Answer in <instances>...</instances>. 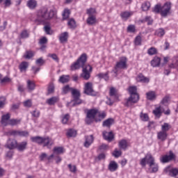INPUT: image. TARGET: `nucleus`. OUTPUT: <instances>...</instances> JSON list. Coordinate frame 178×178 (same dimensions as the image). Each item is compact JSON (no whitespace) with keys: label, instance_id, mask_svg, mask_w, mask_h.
Here are the masks:
<instances>
[{"label":"nucleus","instance_id":"f257e3e1","mask_svg":"<svg viewBox=\"0 0 178 178\" xmlns=\"http://www.w3.org/2000/svg\"><path fill=\"white\" fill-rule=\"evenodd\" d=\"M86 62H87V54L83 53L77 59L76 62L71 65V70H76V69L82 67L83 70L81 77H82L83 80H90L91 72H92V67L90 65H86Z\"/></svg>","mask_w":178,"mask_h":178},{"label":"nucleus","instance_id":"f03ea898","mask_svg":"<svg viewBox=\"0 0 178 178\" xmlns=\"http://www.w3.org/2000/svg\"><path fill=\"white\" fill-rule=\"evenodd\" d=\"M129 92L130 94V97L127 99L125 103V106H127L128 108L133 106L134 104H137L140 99V95L137 93V87H129Z\"/></svg>","mask_w":178,"mask_h":178},{"label":"nucleus","instance_id":"7ed1b4c3","mask_svg":"<svg viewBox=\"0 0 178 178\" xmlns=\"http://www.w3.org/2000/svg\"><path fill=\"white\" fill-rule=\"evenodd\" d=\"M31 140L32 143H35L39 145L43 144V147H48L49 145H52L54 143L49 137H41V136H32L31 137Z\"/></svg>","mask_w":178,"mask_h":178},{"label":"nucleus","instance_id":"20e7f679","mask_svg":"<svg viewBox=\"0 0 178 178\" xmlns=\"http://www.w3.org/2000/svg\"><path fill=\"white\" fill-rule=\"evenodd\" d=\"M46 20H49L48 10L45 8L40 10L37 13L36 18L35 19V23L41 24V23H45Z\"/></svg>","mask_w":178,"mask_h":178},{"label":"nucleus","instance_id":"39448f33","mask_svg":"<svg viewBox=\"0 0 178 178\" xmlns=\"http://www.w3.org/2000/svg\"><path fill=\"white\" fill-rule=\"evenodd\" d=\"M122 69H127V58L124 56L120 57L119 61L116 63L114 73L118 74V72Z\"/></svg>","mask_w":178,"mask_h":178},{"label":"nucleus","instance_id":"423d86ee","mask_svg":"<svg viewBox=\"0 0 178 178\" xmlns=\"http://www.w3.org/2000/svg\"><path fill=\"white\" fill-rule=\"evenodd\" d=\"M97 113H98V111L97 109L88 110L86 114V123H87V124H91V123L94 122Z\"/></svg>","mask_w":178,"mask_h":178},{"label":"nucleus","instance_id":"0eeeda50","mask_svg":"<svg viewBox=\"0 0 178 178\" xmlns=\"http://www.w3.org/2000/svg\"><path fill=\"white\" fill-rule=\"evenodd\" d=\"M176 159V154L173 153V152L170 151L169 155L165 154L160 158V161L161 163H168V162H170V161H173Z\"/></svg>","mask_w":178,"mask_h":178},{"label":"nucleus","instance_id":"6e6552de","mask_svg":"<svg viewBox=\"0 0 178 178\" xmlns=\"http://www.w3.org/2000/svg\"><path fill=\"white\" fill-rule=\"evenodd\" d=\"M170 9H172L170 3H165L163 6H161V16H163V17H166V16H168L170 13Z\"/></svg>","mask_w":178,"mask_h":178},{"label":"nucleus","instance_id":"1a4fd4ad","mask_svg":"<svg viewBox=\"0 0 178 178\" xmlns=\"http://www.w3.org/2000/svg\"><path fill=\"white\" fill-rule=\"evenodd\" d=\"M84 94L92 96L95 95V92H94V90L92 89V83L90 82H88L85 84Z\"/></svg>","mask_w":178,"mask_h":178},{"label":"nucleus","instance_id":"9d476101","mask_svg":"<svg viewBox=\"0 0 178 178\" xmlns=\"http://www.w3.org/2000/svg\"><path fill=\"white\" fill-rule=\"evenodd\" d=\"M165 173L171 176L172 177H176L178 175V169L177 168H171L170 167H166L164 169Z\"/></svg>","mask_w":178,"mask_h":178},{"label":"nucleus","instance_id":"9b49d317","mask_svg":"<svg viewBox=\"0 0 178 178\" xmlns=\"http://www.w3.org/2000/svg\"><path fill=\"white\" fill-rule=\"evenodd\" d=\"M17 147V140L15 139H8L7 143L6 144V147L8 149H15Z\"/></svg>","mask_w":178,"mask_h":178},{"label":"nucleus","instance_id":"f8f14e48","mask_svg":"<svg viewBox=\"0 0 178 178\" xmlns=\"http://www.w3.org/2000/svg\"><path fill=\"white\" fill-rule=\"evenodd\" d=\"M94 143V136L90 135V136H85V142L83 143V146L86 148H89L91 144Z\"/></svg>","mask_w":178,"mask_h":178},{"label":"nucleus","instance_id":"ddd939ff","mask_svg":"<svg viewBox=\"0 0 178 178\" xmlns=\"http://www.w3.org/2000/svg\"><path fill=\"white\" fill-rule=\"evenodd\" d=\"M168 138V132H165L163 131H159V132H157V139L159 141H161L162 143H163V141H166Z\"/></svg>","mask_w":178,"mask_h":178},{"label":"nucleus","instance_id":"4468645a","mask_svg":"<svg viewBox=\"0 0 178 178\" xmlns=\"http://www.w3.org/2000/svg\"><path fill=\"white\" fill-rule=\"evenodd\" d=\"M27 141H23L19 143H17V149L19 151V152H23L25 149H27Z\"/></svg>","mask_w":178,"mask_h":178},{"label":"nucleus","instance_id":"2eb2a0df","mask_svg":"<svg viewBox=\"0 0 178 178\" xmlns=\"http://www.w3.org/2000/svg\"><path fill=\"white\" fill-rule=\"evenodd\" d=\"M118 168H119V165L115 161H111L108 166V169L110 172H116L118 170Z\"/></svg>","mask_w":178,"mask_h":178},{"label":"nucleus","instance_id":"dca6fc26","mask_svg":"<svg viewBox=\"0 0 178 178\" xmlns=\"http://www.w3.org/2000/svg\"><path fill=\"white\" fill-rule=\"evenodd\" d=\"M9 119H10V114L7 113L6 115H3L1 120V124L3 126H8V124H9Z\"/></svg>","mask_w":178,"mask_h":178},{"label":"nucleus","instance_id":"f3484780","mask_svg":"<svg viewBox=\"0 0 178 178\" xmlns=\"http://www.w3.org/2000/svg\"><path fill=\"white\" fill-rule=\"evenodd\" d=\"M134 13H133L132 11L129 12V11H124L122 13H120V17L122 18V20H128L129 17H131V16H133Z\"/></svg>","mask_w":178,"mask_h":178},{"label":"nucleus","instance_id":"a211bd4d","mask_svg":"<svg viewBox=\"0 0 178 178\" xmlns=\"http://www.w3.org/2000/svg\"><path fill=\"white\" fill-rule=\"evenodd\" d=\"M47 104H48V105L52 106V105H55V104H57V102H59V97H52L49 99H47L46 101Z\"/></svg>","mask_w":178,"mask_h":178},{"label":"nucleus","instance_id":"6ab92c4d","mask_svg":"<svg viewBox=\"0 0 178 178\" xmlns=\"http://www.w3.org/2000/svg\"><path fill=\"white\" fill-rule=\"evenodd\" d=\"M103 137L106 141H112L113 140V134L112 132H103Z\"/></svg>","mask_w":178,"mask_h":178},{"label":"nucleus","instance_id":"aec40b11","mask_svg":"<svg viewBox=\"0 0 178 178\" xmlns=\"http://www.w3.org/2000/svg\"><path fill=\"white\" fill-rule=\"evenodd\" d=\"M161 65V58L155 56L151 61L152 67H158Z\"/></svg>","mask_w":178,"mask_h":178},{"label":"nucleus","instance_id":"412c9836","mask_svg":"<svg viewBox=\"0 0 178 178\" xmlns=\"http://www.w3.org/2000/svg\"><path fill=\"white\" fill-rule=\"evenodd\" d=\"M136 81L140 83H149V79L144 76L143 74H139L137 76Z\"/></svg>","mask_w":178,"mask_h":178},{"label":"nucleus","instance_id":"4be33fe9","mask_svg":"<svg viewBox=\"0 0 178 178\" xmlns=\"http://www.w3.org/2000/svg\"><path fill=\"white\" fill-rule=\"evenodd\" d=\"M86 23L88 26H94V24H97V17L90 16L88 17L86 19Z\"/></svg>","mask_w":178,"mask_h":178},{"label":"nucleus","instance_id":"5701e85b","mask_svg":"<svg viewBox=\"0 0 178 178\" xmlns=\"http://www.w3.org/2000/svg\"><path fill=\"white\" fill-rule=\"evenodd\" d=\"M69 34L67 32H64L60 34L59 37V41L61 44H64V42H67V38H68Z\"/></svg>","mask_w":178,"mask_h":178},{"label":"nucleus","instance_id":"b1692460","mask_svg":"<svg viewBox=\"0 0 178 178\" xmlns=\"http://www.w3.org/2000/svg\"><path fill=\"white\" fill-rule=\"evenodd\" d=\"M28 68H29V63L26 61L21 63L19 66V69L20 72H22V73L26 72Z\"/></svg>","mask_w":178,"mask_h":178},{"label":"nucleus","instance_id":"393cba45","mask_svg":"<svg viewBox=\"0 0 178 178\" xmlns=\"http://www.w3.org/2000/svg\"><path fill=\"white\" fill-rule=\"evenodd\" d=\"M70 81V76L69 75H62L60 76L58 81L62 84H65V83H69Z\"/></svg>","mask_w":178,"mask_h":178},{"label":"nucleus","instance_id":"a878e982","mask_svg":"<svg viewBox=\"0 0 178 178\" xmlns=\"http://www.w3.org/2000/svg\"><path fill=\"white\" fill-rule=\"evenodd\" d=\"M146 160H147V163L149 165V166H152L154 163H155V159L152 157V155L150 154H147L146 155Z\"/></svg>","mask_w":178,"mask_h":178},{"label":"nucleus","instance_id":"bb28decb","mask_svg":"<svg viewBox=\"0 0 178 178\" xmlns=\"http://www.w3.org/2000/svg\"><path fill=\"white\" fill-rule=\"evenodd\" d=\"M27 6L29 9H35L37 8V1L35 0H29L27 1Z\"/></svg>","mask_w":178,"mask_h":178},{"label":"nucleus","instance_id":"cd10ccee","mask_svg":"<svg viewBox=\"0 0 178 178\" xmlns=\"http://www.w3.org/2000/svg\"><path fill=\"white\" fill-rule=\"evenodd\" d=\"M118 145L120 149H124V151H126V149H127V140L124 139L120 140Z\"/></svg>","mask_w":178,"mask_h":178},{"label":"nucleus","instance_id":"c85d7f7f","mask_svg":"<svg viewBox=\"0 0 178 178\" xmlns=\"http://www.w3.org/2000/svg\"><path fill=\"white\" fill-rule=\"evenodd\" d=\"M71 93L73 97V99H77V98H80V97L81 96V95L80 94V90L77 89H72Z\"/></svg>","mask_w":178,"mask_h":178},{"label":"nucleus","instance_id":"c756f323","mask_svg":"<svg viewBox=\"0 0 178 178\" xmlns=\"http://www.w3.org/2000/svg\"><path fill=\"white\" fill-rule=\"evenodd\" d=\"M27 88L29 91H34V90H35V83L32 81L28 80Z\"/></svg>","mask_w":178,"mask_h":178},{"label":"nucleus","instance_id":"7c9ffc66","mask_svg":"<svg viewBox=\"0 0 178 178\" xmlns=\"http://www.w3.org/2000/svg\"><path fill=\"white\" fill-rule=\"evenodd\" d=\"M146 95L147 99H149V101H154V99L156 98V94L155 93L154 91H150L149 92H147Z\"/></svg>","mask_w":178,"mask_h":178},{"label":"nucleus","instance_id":"2f4dec72","mask_svg":"<svg viewBox=\"0 0 178 178\" xmlns=\"http://www.w3.org/2000/svg\"><path fill=\"white\" fill-rule=\"evenodd\" d=\"M149 8H151V3H149V1H145L141 6V8L143 12H147V10H149Z\"/></svg>","mask_w":178,"mask_h":178},{"label":"nucleus","instance_id":"473e14b6","mask_svg":"<svg viewBox=\"0 0 178 178\" xmlns=\"http://www.w3.org/2000/svg\"><path fill=\"white\" fill-rule=\"evenodd\" d=\"M113 124V119L108 118L105 121H104L103 126L104 127H111V126H112Z\"/></svg>","mask_w":178,"mask_h":178},{"label":"nucleus","instance_id":"72a5a7b5","mask_svg":"<svg viewBox=\"0 0 178 178\" xmlns=\"http://www.w3.org/2000/svg\"><path fill=\"white\" fill-rule=\"evenodd\" d=\"M147 54L148 55H149L150 56H152L154 55H156L158 54V49H156V48L152 47H150L149 49H148L147 50Z\"/></svg>","mask_w":178,"mask_h":178},{"label":"nucleus","instance_id":"f704fd0d","mask_svg":"<svg viewBox=\"0 0 178 178\" xmlns=\"http://www.w3.org/2000/svg\"><path fill=\"white\" fill-rule=\"evenodd\" d=\"M154 35H157V37H163V35H165V29L160 28L156 30Z\"/></svg>","mask_w":178,"mask_h":178},{"label":"nucleus","instance_id":"c9c22d12","mask_svg":"<svg viewBox=\"0 0 178 178\" xmlns=\"http://www.w3.org/2000/svg\"><path fill=\"white\" fill-rule=\"evenodd\" d=\"M67 137H76V136H77V131L72 129H68L67 131Z\"/></svg>","mask_w":178,"mask_h":178},{"label":"nucleus","instance_id":"e433bc0d","mask_svg":"<svg viewBox=\"0 0 178 178\" xmlns=\"http://www.w3.org/2000/svg\"><path fill=\"white\" fill-rule=\"evenodd\" d=\"M86 13L88 17L95 16V14L97 13V10L95 8H90L86 10Z\"/></svg>","mask_w":178,"mask_h":178},{"label":"nucleus","instance_id":"4c0bfd02","mask_svg":"<svg viewBox=\"0 0 178 178\" xmlns=\"http://www.w3.org/2000/svg\"><path fill=\"white\" fill-rule=\"evenodd\" d=\"M149 167L150 173H156L158 172L159 166L156 163H154L152 166Z\"/></svg>","mask_w":178,"mask_h":178},{"label":"nucleus","instance_id":"58836bf2","mask_svg":"<svg viewBox=\"0 0 178 178\" xmlns=\"http://www.w3.org/2000/svg\"><path fill=\"white\" fill-rule=\"evenodd\" d=\"M153 113H154V115H155L156 116V118H161V116L162 115V111L161 109V106L156 108L153 111Z\"/></svg>","mask_w":178,"mask_h":178},{"label":"nucleus","instance_id":"ea45409f","mask_svg":"<svg viewBox=\"0 0 178 178\" xmlns=\"http://www.w3.org/2000/svg\"><path fill=\"white\" fill-rule=\"evenodd\" d=\"M72 90H73V88H70L69 85H66L64 87H63L62 93L63 94H67L69 92H72Z\"/></svg>","mask_w":178,"mask_h":178},{"label":"nucleus","instance_id":"a19ab883","mask_svg":"<svg viewBox=\"0 0 178 178\" xmlns=\"http://www.w3.org/2000/svg\"><path fill=\"white\" fill-rule=\"evenodd\" d=\"M169 130H170V125L169 124L165 122L163 125H161V131L168 133Z\"/></svg>","mask_w":178,"mask_h":178},{"label":"nucleus","instance_id":"79ce46f5","mask_svg":"<svg viewBox=\"0 0 178 178\" xmlns=\"http://www.w3.org/2000/svg\"><path fill=\"white\" fill-rule=\"evenodd\" d=\"M33 56H34V52L32 51H27L24 55V58H25V59H31Z\"/></svg>","mask_w":178,"mask_h":178},{"label":"nucleus","instance_id":"37998d69","mask_svg":"<svg viewBox=\"0 0 178 178\" xmlns=\"http://www.w3.org/2000/svg\"><path fill=\"white\" fill-rule=\"evenodd\" d=\"M70 119V115L69 114H65L62 117V124H67V122H69V120Z\"/></svg>","mask_w":178,"mask_h":178},{"label":"nucleus","instance_id":"c03bdc74","mask_svg":"<svg viewBox=\"0 0 178 178\" xmlns=\"http://www.w3.org/2000/svg\"><path fill=\"white\" fill-rule=\"evenodd\" d=\"M162 10V6H161V4H156L154 8H153V12L154 13H160L161 12Z\"/></svg>","mask_w":178,"mask_h":178},{"label":"nucleus","instance_id":"a18cd8bd","mask_svg":"<svg viewBox=\"0 0 178 178\" xmlns=\"http://www.w3.org/2000/svg\"><path fill=\"white\" fill-rule=\"evenodd\" d=\"M140 118L143 122H148L149 117H148V114L140 113Z\"/></svg>","mask_w":178,"mask_h":178},{"label":"nucleus","instance_id":"49530a36","mask_svg":"<svg viewBox=\"0 0 178 178\" xmlns=\"http://www.w3.org/2000/svg\"><path fill=\"white\" fill-rule=\"evenodd\" d=\"M70 15V10L69 9H65L63 13V20H66V19H69Z\"/></svg>","mask_w":178,"mask_h":178},{"label":"nucleus","instance_id":"de8ad7c7","mask_svg":"<svg viewBox=\"0 0 178 178\" xmlns=\"http://www.w3.org/2000/svg\"><path fill=\"white\" fill-rule=\"evenodd\" d=\"M20 123V120H16V119H12L10 120L8 122V124L10 126H17V124H19Z\"/></svg>","mask_w":178,"mask_h":178},{"label":"nucleus","instance_id":"09e8293b","mask_svg":"<svg viewBox=\"0 0 178 178\" xmlns=\"http://www.w3.org/2000/svg\"><path fill=\"white\" fill-rule=\"evenodd\" d=\"M97 77H99V79H104V80L106 81L108 80H109V76H108V72L106 73H99L97 75Z\"/></svg>","mask_w":178,"mask_h":178},{"label":"nucleus","instance_id":"8fccbe9b","mask_svg":"<svg viewBox=\"0 0 178 178\" xmlns=\"http://www.w3.org/2000/svg\"><path fill=\"white\" fill-rule=\"evenodd\" d=\"M70 29H76V21L73 19H70L67 23Z\"/></svg>","mask_w":178,"mask_h":178},{"label":"nucleus","instance_id":"3c124183","mask_svg":"<svg viewBox=\"0 0 178 178\" xmlns=\"http://www.w3.org/2000/svg\"><path fill=\"white\" fill-rule=\"evenodd\" d=\"M54 154H63V147H56L54 148Z\"/></svg>","mask_w":178,"mask_h":178},{"label":"nucleus","instance_id":"603ef678","mask_svg":"<svg viewBox=\"0 0 178 178\" xmlns=\"http://www.w3.org/2000/svg\"><path fill=\"white\" fill-rule=\"evenodd\" d=\"M54 91H55V85H54V83H50L48 87V92L49 94H52Z\"/></svg>","mask_w":178,"mask_h":178},{"label":"nucleus","instance_id":"864d4df0","mask_svg":"<svg viewBox=\"0 0 178 178\" xmlns=\"http://www.w3.org/2000/svg\"><path fill=\"white\" fill-rule=\"evenodd\" d=\"M6 104V98L5 97H0V108H3Z\"/></svg>","mask_w":178,"mask_h":178},{"label":"nucleus","instance_id":"5fc2aeb1","mask_svg":"<svg viewBox=\"0 0 178 178\" xmlns=\"http://www.w3.org/2000/svg\"><path fill=\"white\" fill-rule=\"evenodd\" d=\"M142 41H143V39L141 38V36L140 35L136 36L134 40L135 45H141Z\"/></svg>","mask_w":178,"mask_h":178},{"label":"nucleus","instance_id":"6e6d98bb","mask_svg":"<svg viewBox=\"0 0 178 178\" xmlns=\"http://www.w3.org/2000/svg\"><path fill=\"white\" fill-rule=\"evenodd\" d=\"M48 56L49 58H51L53 60H55L56 62H59V58L56 54H48Z\"/></svg>","mask_w":178,"mask_h":178},{"label":"nucleus","instance_id":"4d7b16f0","mask_svg":"<svg viewBox=\"0 0 178 178\" xmlns=\"http://www.w3.org/2000/svg\"><path fill=\"white\" fill-rule=\"evenodd\" d=\"M31 114L32 115L33 118H40V111L35 109L31 112Z\"/></svg>","mask_w":178,"mask_h":178},{"label":"nucleus","instance_id":"13d9d810","mask_svg":"<svg viewBox=\"0 0 178 178\" xmlns=\"http://www.w3.org/2000/svg\"><path fill=\"white\" fill-rule=\"evenodd\" d=\"M44 63H45V60H44V59H42V57L37 59L35 61V64L38 65V66H42V65H44Z\"/></svg>","mask_w":178,"mask_h":178},{"label":"nucleus","instance_id":"bf43d9fd","mask_svg":"<svg viewBox=\"0 0 178 178\" xmlns=\"http://www.w3.org/2000/svg\"><path fill=\"white\" fill-rule=\"evenodd\" d=\"M73 106H75V105H80V104L83 103V101H81V99H80V97H77V99H73Z\"/></svg>","mask_w":178,"mask_h":178},{"label":"nucleus","instance_id":"052dcab7","mask_svg":"<svg viewBox=\"0 0 178 178\" xmlns=\"http://www.w3.org/2000/svg\"><path fill=\"white\" fill-rule=\"evenodd\" d=\"M40 70H41L40 67L32 66L31 67V71L33 72V74H37Z\"/></svg>","mask_w":178,"mask_h":178},{"label":"nucleus","instance_id":"680f3d73","mask_svg":"<svg viewBox=\"0 0 178 178\" xmlns=\"http://www.w3.org/2000/svg\"><path fill=\"white\" fill-rule=\"evenodd\" d=\"M44 31L47 34L51 35L52 31H51V27L47 25L44 27Z\"/></svg>","mask_w":178,"mask_h":178},{"label":"nucleus","instance_id":"e2e57ef3","mask_svg":"<svg viewBox=\"0 0 178 178\" xmlns=\"http://www.w3.org/2000/svg\"><path fill=\"white\" fill-rule=\"evenodd\" d=\"M127 31L129 33H134L136 31V26L134 25H129L127 27Z\"/></svg>","mask_w":178,"mask_h":178},{"label":"nucleus","instance_id":"0e129e2a","mask_svg":"<svg viewBox=\"0 0 178 178\" xmlns=\"http://www.w3.org/2000/svg\"><path fill=\"white\" fill-rule=\"evenodd\" d=\"M68 168L70 172H72V173H76V170H77L76 165H72V164H69Z\"/></svg>","mask_w":178,"mask_h":178},{"label":"nucleus","instance_id":"69168bd1","mask_svg":"<svg viewBox=\"0 0 178 178\" xmlns=\"http://www.w3.org/2000/svg\"><path fill=\"white\" fill-rule=\"evenodd\" d=\"M47 16H48V19H52L54 16H55V11L54 10H51L49 13L47 12Z\"/></svg>","mask_w":178,"mask_h":178},{"label":"nucleus","instance_id":"338daca9","mask_svg":"<svg viewBox=\"0 0 178 178\" xmlns=\"http://www.w3.org/2000/svg\"><path fill=\"white\" fill-rule=\"evenodd\" d=\"M168 102H169V96H165L161 100V104L163 105H166L168 104Z\"/></svg>","mask_w":178,"mask_h":178},{"label":"nucleus","instance_id":"774afa93","mask_svg":"<svg viewBox=\"0 0 178 178\" xmlns=\"http://www.w3.org/2000/svg\"><path fill=\"white\" fill-rule=\"evenodd\" d=\"M21 38H29V33L27 31H23L21 33Z\"/></svg>","mask_w":178,"mask_h":178}]
</instances>
